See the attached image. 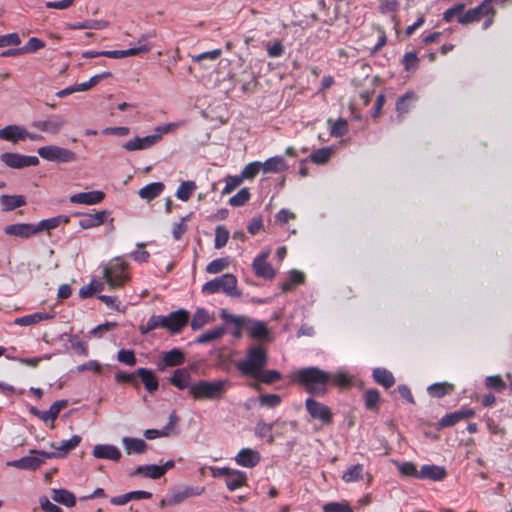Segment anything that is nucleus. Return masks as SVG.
<instances>
[{"label":"nucleus","instance_id":"nucleus-44","mask_svg":"<svg viewBox=\"0 0 512 512\" xmlns=\"http://www.w3.org/2000/svg\"><path fill=\"white\" fill-rule=\"evenodd\" d=\"M66 336L71 349L78 355L88 356V348L87 344L79 339L77 335L73 334H64L62 337Z\"/></svg>","mask_w":512,"mask_h":512},{"label":"nucleus","instance_id":"nucleus-61","mask_svg":"<svg viewBox=\"0 0 512 512\" xmlns=\"http://www.w3.org/2000/svg\"><path fill=\"white\" fill-rule=\"evenodd\" d=\"M243 178H241V174L240 175H234V176H227L225 181H226V185L222 191L223 194H230L234 189H236L242 182H243Z\"/></svg>","mask_w":512,"mask_h":512},{"label":"nucleus","instance_id":"nucleus-39","mask_svg":"<svg viewBox=\"0 0 512 512\" xmlns=\"http://www.w3.org/2000/svg\"><path fill=\"white\" fill-rule=\"evenodd\" d=\"M373 378L376 383L384 386L385 388H390L395 383V378L393 374L385 368H376L373 370Z\"/></svg>","mask_w":512,"mask_h":512},{"label":"nucleus","instance_id":"nucleus-35","mask_svg":"<svg viewBox=\"0 0 512 512\" xmlns=\"http://www.w3.org/2000/svg\"><path fill=\"white\" fill-rule=\"evenodd\" d=\"M68 222L69 218L64 215L41 220L37 225H35L36 234L44 230L50 231L57 228L60 224Z\"/></svg>","mask_w":512,"mask_h":512},{"label":"nucleus","instance_id":"nucleus-16","mask_svg":"<svg viewBox=\"0 0 512 512\" xmlns=\"http://www.w3.org/2000/svg\"><path fill=\"white\" fill-rule=\"evenodd\" d=\"M475 415V411L471 408L463 407L460 410L446 414L439 421L440 427H451L464 419H469Z\"/></svg>","mask_w":512,"mask_h":512},{"label":"nucleus","instance_id":"nucleus-1","mask_svg":"<svg viewBox=\"0 0 512 512\" xmlns=\"http://www.w3.org/2000/svg\"><path fill=\"white\" fill-rule=\"evenodd\" d=\"M296 379L308 393L314 396H324L330 382V374L318 367L311 366L300 369L296 374Z\"/></svg>","mask_w":512,"mask_h":512},{"label":"nucleus","instance_id":"nucleus-53","mask_svg":"<svg viewBox=\"0 0 512 512\" xmlns=\"http://www.w3.org/2000/svg\"><path fill=\"white\" fill-rule=\"evenodd\" d=\"M262 170V162H252L247 164L242 172L241 178L243 179H253L259 172Z\"/></svg>","mask_w":512,"mask_h":512},{"label":"nucleus","instance_id":"nucleus-23","mask_svg":"<svg viewBox=\"0 0 512 512\" xmlns=\"http://www.w3.org/2000/svg\"><path fill=\"white\" fill-rule=\"evenodd\" d=\"M447 476L446 469L443 466L426 464L419 470L420 479H429L432 481H441Z\"/></svg>","mask_w":512,"mask_h":512},{"label":"nucleus","instance_id":"nucleus-43","mask_svg":"<svg viewBox=\"0 0 512 512\" xmlns=\"http://www.w3.org/2000/svg\"><path fill=\"white\" fill-rule=\"evenodd\" d=\"M453 384L447 382L434 383L428 387V393L434 398H442L447 393L453 391Z\"/></svg>","mask_w":512,"mask_h":512},{"label":"nucleus","instance_id":"nucleus-9","mask_svg":"<svg viewBox=\"0 0 512 512\" xmlns=\"http://www.w3.org/2000/svg\"><path fill=\"white\" fill-rule=\"evenodd\" d=\"M125 269V263L118 260L104 268V278L111 288L121 287L128 280V276L124 273Z\"/></svg>","mask_w":512,"mask_h":512},{"label":"nucleus","instance_id":"nucleus-4","mask_svg":"<svg viewBox=\"0 0 512 512\" xmlns=\"http://www.w3.org/2000/svg\"><path fill=\"white\" fill-rule=\"evenodd\" d=\"M237 279L233 274L227 273L206 282L202 286V292L206 294H214L220 291L230 297H241L242 293L237 290Z\"/></svg>","mask_w":512,"mask_h":512},{"label":"nucleus","instance_id":"nucleus-18","mask_svg":"<svg viewBox=\"0 0 512 512\" xmlns=\"http://www.w3.org/2000/svg\"><path fill=\"white\" fill-rule=\"evenodd\" d=\"M189 312L185 309H179L169 314V332L178 334L187 325Z\"/></svg>","mask_w":512,"mask_h":512},{"label":"nucleus","instance_id":"nucleus-38","mask_svg":"<svg viewBox=\"0 0 512 512\" xmlns=\"http://www.w3.org/2000/svg\"><path fill=\"white\" fill-rule=\"evenodd\" d=\"M67 400H58L54 402L48 410L42 411L41 420L45 423L51 421L53 422L59 415L60 411L67 407Z\"/></svg>","mask_w":512,"mask_h":512},{"label":"nucleus","instance_id":"nucleus-27","mask_svg":"<svg viewBox=\"0 0 512 512\" xmlns=\"http://www.w3.org/2000/svg\"><path fill=\"white\" fill-rule=\"evenodd\" d=\"M151 497H152L151 492L138 490V491H131L126 494L113 497V498H111L110 502L113 505L122 506L132 500L150 499Z\"/></svg>","mask_w":512,"mask_h":512},{"label":"nucleus","instance_id":"nucleus-3","mask_svg":"<svg viewBox=\"0 0 512 512\" xmlns=\"http://www.w3.org/2000/svg\"><path fill=\"white\" fill-rule=\"evenodd\" d=\"M268 354L266 349L260 344H254L248 347L246 356L236 364L241 374L254 376L267 365Z\"/></svg>","mask_w":512,"mask_h":512},{"label":"nucleus","instance_id":"nucleus-20","mask_svg":"<svg viewBox=\"0 0 512 512\" xmlns=\"http://www.w3.org/2000/svg\"><path fill=\"white\" fill-rule=\"evenodd\" d=\"M44 459L41 455H29L10 461L7 465L22 470H36L44 463Z\"/></svg>","mask_w":512,"mask_h":512},{"label":"nucleus","instance_id":"nucleus-17","mask_svg":"<svg viewBox=\"0 0 512 512\" xmlns=\"http://www.w3.org/2000/svg\"><path fill=\"white\" fill-rule=\"evenodd\" d=\"M27 130L20 125H7L0 129V139L17 143L26 140Z\"/></svg>","mask_w":512,"mask_h":512},{"label":"nucleus","instance_id":"nucleus-30","mask_svg":"<svg viewBox=\"0 0 512 512\" xmlns=\"http://www.w3.org/2000/svg\"><path fill=\"white\" fill-rule=\"evenodd\" d=\"M122 444L127 454H142L147 448L144 440L139 438L124 437Z\"/></svg>","mask_w":512,"mask_h":512},{"label":"nucleus","instance_id":"nucleus-36","mask_svg":"<svg viewBox=\"0 0 512 512\" xmlns=\"http://www.w3.org/2000/svg\"><path fill=\"white\" fill-rule=\"evenodd\" d=\"M52 318V315L46 312H36L33 314L25 315L14 320V323L19 326H30L37 324L43 320Z\"/></svg>","mask_w":512,"mask_h":512},{"label":"nucleus","instance_id":"nucleus-28","mask_svg":"<svg viewBox=\"0 0 512 512\" xmlns=\"http://www.w3.org/2000/svg\"><path fill=\"white\" fill-rule=\"evenodd\" d=\"M416 99V94L412 91H409L397 100L396 111L398 113L399 121H401L403 116L410 111Z\"/></svg>","mask_w":512,"mask_h":512},{"label":"nucleus","instance_id":"nucleus-5","mask_svg":"<svg viewBox=\"0 0 512 512\" xmlns=\"http://www.w3.org/2000/svg\"><path fill=\"white\" fill-rule=\"evenodd\" d=\"M37 153L44 160L61 164L71 163L77 159L72 150L57 145L42 146L38 148Z\"/></svg>","mask_w":512,"mask_h":512},{"label":"nucleus","instance_id":"nucleus-57","mask_svg":"<svg viewBox=\"0 0 512 512\" xmlns=\"http://www.w3.org/2000/svg\"><path fill=\"white\" fill-rule=\"evenodd\" d=\"M348 132V122L343 118H339L331 127L330 133L334 137H342Z\"/></svg>","mask_w":512,"mask_h":512},{"label":"nucleus","instance_id":"nucleus-31","mask_svg":"<svg viewBox=\"0 0 512 512\" xmlns=\"http://www.w3.org/2000/svg\"><path fill=\"white\" fill-rule=\"evenodd\" d=\"M165 186L162 182H152L142 187L138 195L140 198L150 201L158 197L164 190Z\"/></svg>","mask_w":512,"mask_h":512},{"label":"nucleus","instance_id":"nucleus-64","mask_svg":"<svg viewBox=\"0 0 512 512\" xmlns=\"http://www.w3.org/2000/svg\"><path fill=\"white\" fill-rule=\"evenodd\" d=\"M324 512H353L351 507L345 503L330 502L323 506Z\"/></svg>","mask_w":512,"mask_h":512},{"label":"nucleus","instance_id":"nucleus-41","mask_svg":"<svg viewBox=\"0 0 512 512\" xmlns=\"http://www.w3.org/2000/svg\"><path fill=\"white\" fill-rule=\"evenodd\" d=\"M225 333V328L223 326H218L199 335L195 342L197 344H205L221 338Z\"/></svg>","mask_w":512,"mask_h":512},{"label":"nucleus","instance_id":"nucleus-63","mask_svg":"<svg viewBox=\"0 0 512 512\" xmlns=\"http://www.w3.org/2000/svg\"><path fill=\"white\" fill-rule=\"evenodd\" d=\"M402 63L404 65V69L406 71H410L417 68L419 58L415 52H407L403 57Z\"/></svg>","mask_w":512,"mask_h":512},{"label":"nucleus","instance_id":"nucleus-21","mask_svg":"<svg viewBox=\"0 0 512 512\" xmlns=\"http://www.w3.org/2000/svg\"><path fill=\"white\" fill-rule=\"evenodd\" d=\"M104 197V192L96 190L74 194L70 196L69 200L75 204L94 205L101 202Z\"/></svg>","mask_w":512,"mask_h":512},{"label":"nucleus","instance_id":"nucleus-7","mask_svg":"<svg viewBox=\"0 0 512 512\" xmlns=\"http://www.w3.org/2000/svg\"><path fill=\"white\" fill-rule=\"evenodd\" d=\"M495 14L493 0H483L477 7L471 8L457 18L458 23L467 25L478 22L486 15Z\"/></svg>","mask_w":512,"mask_h":512},{"label":"nucleus","instance_id":"nucleus-10","mask_svg":"<svg viewBox=\"0 0 512 512\" xmlns=\"http://www.w3.org/2000/svg\"><path fill=\"white\" fill-rule=\"evenodd\" d=\"M214 475L224 476L225 484L230 491H234L246 485L247 482V475L245 472L228 467L218 468Z\"/></svg>","mask_w":512,"mask_h":512},{"label":"nucleus","instance_id":"nucleus-45","mask_svg":"<svg viewBox=\"0 0 512 512\" xmlns=\"http://www.w3.org/2000/svg\"><path fill=\"white\" fill-rule=\"evenodd\" d=\"M209 314L204 308H198L193 314L191 320V328L194 331L201 329L206 323L209 322Z\"/></svg>","mask_w":512,"mask_h":512},{"label":"nucleus","instance_id":"nucleus-11","mask_svg":"<svg viewBox=\"0 0 512 512\" xmlns=\"http://www.w3.org/2000/svg\"><path fill=\"white\" fill-rule=\"evenodd\" d=\"M305 407L308 414L313 419L320 420L325 425L332 423V412L325 404L320 403L313 398H307L305 401Z\"/></svg>","mask_w":512,"mask_h":512},{"label":"nucleus","instance_id":"nucleus-25","mask_svg":"<svg viewBox=\"0 0 512 512\" xmlns=\"http://www.w3.org/2000/svg\"><path fill=\"white\" fill-rule=\"evenodd\" d=\"M170 383L178 388L179 390L188 389L193 383H191V374L186 368L176 369L173 375L169 379Z\"/></svg>","mask_w":512,"mask_h":512},{"label":"nucleus","instance_id":"nucleus-15","mask_svg":"<svg viewBox=\"0 0 512 512\" xmlns=\"http://www.w3.org/2000/svg\"><path fill=\"white\" fill-rule=\"evenodd\" d=\"M250 338L254 340H270V331L265 322L248 317L247 329Z\"/></svg>","mask_w":512,"mask_h":512},{"label":"nucleus","instance_id":"nucleus-55","mask_svg":"<svg viewBox=\"0 0 512 512\" xmlns=\"http://www.w3.org/2000/svg\"><path fill=\"white\" fill-rule=\"evenodd\" d=\"M229 265V261L227 258H218L211 261L207 267L206 271L210 274H217L227 268Z\"/></svg>","mask_w":512,"mask_h":512},{"label":"nucleus","instance_id":"nucleus-26","mask_svg":"<svg viewBox=\"0 0 512 512\" xmlns=\"http://www.w3.org/2000/svg\"><path fill=\"white\" fill-rule=\"evenodd\" d=\"M108 216L106 210L98 211L94 214H85L79 220V226L82 229H90L102 225Z\"/></svg>","mask_w":512,"mask_h":512},{"label":"nucleus","instance_id":"nucleus-2","mask_svg":"<svg viewBox=\"0 0 512 512\" xmlns=\"http://www.w3.org/2000/svg\"><path fill=\"white\" fill-rule=\"evenodd\" d=\"M231 382L228 379H217L214 381L199 380L193 383L189 390L195 400H220L226 394Z\"/></svg>","mask_w":512,"mask_h":512},{"label":"nucleus","instance_id":"nucleus-40","mask_svg":"<svg viewBox=\"0 0 512 512\" xmlns=\"http://www.w3.org/2000/svg\"><path fill=\"white\" fill-rule=\"evenodd\" d=\"M108 26V22L104 20H85L74 24H68L71 30L94 29L102 30Z\"/></svg>","mask_w":512,"mask_h":512},{"label":"nucleus","instance_id":"nucleus-52","mask_svg":"<svg viewBox=\"0 0 512 512\" xmlns=\"http://www.w3.org/2000/svg\"><path fill=\"white\" fill-rule=\"evenodd\" d=\"M229 239V231L224 226H217L215 229V248L224 247Z\"/></svg>","mask_w":512,"mask_h":512},{"label":"nucleus","instance_id":"nucleus-24","mask_svg":"<svg viewBox=\"0 0 512 512\" xmlns=\"http://www.w3.org/2000/svg\"><path fill=\"white\" fill-rule=\"evenodd\" d=\"M7 235L16 236L20 238H29L36 234L35 225L29 223H17L8 225L4 228Z\"/></svg>","mask_w":512,"mask_h":512},{"label":"nucleus","instance_id":"nucleus-47","mask_svg":"<svg viewBox=\"0 0 512 512\" xmlns=\"http://www.w3.org/2000/svg\"><path fill=\"white\" fill-rule=\"evenodd\" d=\"M365 407L368 410H377L380 394L377 389H368L364 392Z\"/></svg>","mask_w":512,"mask_h":512},{"label":"nucleus","instance_id":"nucleus-60","mask_svg":"<svg viewBox=\"0 0 512 512\" xmlns=\"http://www.w3.org/2000/svg\"><path fill=\"white\" fill-rule=\"evenodd\" d=\"M397 467H398L399 472L402 475L420 479L419 471L417 470L416 466L413 463L404 462V463L398 464Z\"/></svg>","mask_w":512,"mask_h":512},{"label":"nucleus","instance_id":"nucleus-59","mask_svg":"<svg viewBox=\"0 0 512 512\" xmlns=\"http://www.w3.org/2000/svg\"><path fill=\"white\" fill-rule=\"evenodd\" d=\"M117 360L129 366L136 364V357L133 350L121 349L118 351Z\"/></svg>","mask_w":512,"mask_h":512},{"label":"nucleus","instance_id":"nucleus-62","mask_svg":"<svg viewBox=\"0 0 512 512\" xmlns=\"http://www.w3.org/2000/svg\"><path fill=\"white\" fill-rule=\"evenodd\" d=\"M44 47L45 43L41 39L32 37L27 41V43L24 46H22V51L24 52V54L33 53Z\"/></svg>","mask_w":512,"mask_h":512},{"label":"nucleus","instance_id":"nucleus-19","mask_svg":"<svg viewBox=\"0 0 512 512\" xmlns=\"http://www.w3.org/2000/svg\"><path fill=\"white\" fill-rule=\"evenodd\" d=\"M92 454L97 459H107L112 461H119L121 452L115 445L111 444H98L95 445Z\"/></svg>","mask_w":512,"mask_h":512},{"label":"nucleus","instance_id":"nucleus-37","mask_svg":"<svg viewBox=\"0 0 512 512\" xmlns=\"http://www.w3.org/2000/svg\"><path fill=\"white\" fill-rule=\"evenodd\" d=\"M131 476H143L150 479H159L162 477V470L158 465H142L138 466L133 472L130 474Z\"/></svg>","mask_w":512,"mask_h":512},{"label":"nucleus","instance_id":"nucleus-12","mask_svg":"<svg viewBox=\"0 0 512 512\" xmlns=\"http://www.w3.org/2000/svg\"><path fill=\"white\" fill-rule=\"evenodd\" d=\"M66 124V119L60 115H53L47 120H38L32 123V126L48 134H57Z\"/></svg>","mask_w":512,"mask_h":512},{"label":"nucleus","instance_id":"nucleus-34","mask_svg":"<svg viewBox=\"0 0 512 512\" xmlns=\"http://www.w3.org/2000/svg\"><path fill=\"white\" fill-rule=\"evenodd\" d=\"M0 203L3 211H12L26 205V199L22 195H2Z\"/></svg>","mask_w":512,"mask_h":512},{"label":"nucleus","instance_id":"nucleus-48","mask_svg":"<svg viewBox=\"0 0 512 512\" xmlns=\"http://www.w3.org/2000/svg\"><path fill=\"white\" fill-rule=\"evenodd\" d=\"M266 384L274 383L281 379V374L277 370H263L261 369L257 375L252 376Z\"/></svg>","mask_w":512,"mask_h":512},{"label":"nucleus","instance_id":"nucleus-51","mask_svg":"<svg viewBox=\"0 0 512 512\" xmlns=\"http://www.w3.org/2000/svg\"><path fill=\"white\" fill-rule=\"evenodd\" d=\"M250 199L248 188H242L238 193L229 199V204L233 207L243 206Z\"/></svg>","mask_w":512,"mask_h":512},{"label":"nucleus","instance_id":"nucleus-33","mask_svg":"<svg viewBox=\"0 0 512 512\" xmlns=\"http://www.w3.org/2000/svg\"><path fill=\"white\" fill-rule=\"evenodd\" d=\"M51 498L66 507H74L76 504V498L74 494L66 489H52Z\"/></svg>","mask_w":512,"mask_h":512},{"label":"nucleus","instance_id":"nucleus-22","mask_svg":"<svg viewBox=\"0 0 512 512\" xmlns=\"http://www.w3.org/2000/svg\"><path fill=\"white\" fill-rule=\"evenodd\" d=\"M260 459V454L250 448L241 449L235 457L238 465L247 468L255 467L260 462Z\"/></svg>","mask_w":512,"mask_h":512},{"label":"nucleus","instance_id":"nucleus-8","mask_svg":"<svg viewBox=\"0 0 512 512\" xmlns=\"http://www.w3.org/2000/svg\"><path fill=\"white\" fill-rule=\"evenodd\" d=\"M0 160L7 167L13 169L37 166L39 164V159L36 156H27L13 152H5L1 154Z\"/></svg>","mask_w":512,"mask_h":512},{"label":"nucleus","instance_id":"nucleus-6","mask_svg":"<svg viewBox=\"0 0 512 512\" xmlns=\"http://www.w3.org/2000/svg\"><path fill=\"white\" fill-rule=\"evenodd\" d=\"M80 442L81 437L79 435H73L70 439L63 440L59 445L55 442H52L50 447L56 450L54 452L31 450V454L41 455L47 459L61 458L65 457L69 451L75 449L80 444Z\"/></svg>","mask_w":512,"mask_h":512},{"label":"nucleus","instance_id":"nucleus-54","mask_svg":"<svg viewBox=\"0 0 512 512\" xmlns=\"http://www.w3.org/2000/svg\"><path fill=\"white\" fill-rule=\"evenodd\" d=\"M273 424H267L263 421H259L255 427V433L261 438L267 437L268 441L272 443L274 438L272 436Z\"/></svg>","mask_w":512,"mask_h":512},{"label":"nucleus","instance_id":"nucleus-50","mask_svg":"<svg viewBox=\"0 0 512 512\" xmlns=\"http://www.w3.org/2000/svg\"><path fill=\"white\" fill-rule=\"evenodd\" d=\"M332 155V149L324 147L314 151L310 156V160L316 164H325Z\"/></svg>","mask_w":512,"mask_h":512},{"label":"nucleus","instance_id":"nucleus-42","mask_svg":"<svg viewBox=\"0 0 512 512\" xmlns=\"http://www.w3.org/2000/svg\"><path fill=\"white\" fill-rule=\"evenodd\" d=\"M163 360L166 366H179L184 363L185 357L180 349L174 348L164 353Z\"/></svg>","mask_w":512,"mask_h":512},{"label":"nucleus","instance_id":"nucleus-32","mask_svg":"<svg viewBox=\"0 0 512 512\" xmlns=\"http://www.w3.org/2000/svg\"><path fill=\"white\" fill-rule=\"evenodd\" d=\"M287 169V164L282 156H274L262 163L264 173H278Z\"/></svg>","mask_w":512,"mask_h":512},{"label":"nucleus","instance_id":"nucleus-49","mask_svg":"<svg viewBox=\"0 0 512 512\" xmlns=\"http://www.w3.org/2000/svg\"><path fill=\"white\" fill-rule=\"evenodd\" d=\"M363 470L362 464L353 465L343 474L342 479L347 483L359 481L363 477Z\"/></svg>","mask_w":512,"mask_h":512},{"label":"nucleus","instance_id":"nucleus-29","mask_svg":"<svg viewBox=\"0 0 512 512\" xmlns=\"http://www.w3.org/2000/svg\"><path fill=\"white\" fill-rule=\"evenodd\" d=\"M136 374L140 377L145 389L152 393L159 387V382L155 374L147 368H138Z\"/></svg>","mask_w":512,"mask_h":512},{"label":"nucleus","instance_id":"nucleus-56","mask_svg":"<svg viewBox=\"0 0 512 512\" xmlns=\"http://www.w3.org/2000/svg\"><path fill=\"white\" fill-rule=\"evenodd\" d=\"M222 55L221 49H214L211 51L203 52L198 55H192L193 62H203L205 60L215 61Z\"/></svg>","mask_w":512,"mask_h":512},{"label":"nucleus","instance_id":"nucleus-14","mask_svg":"<svg viewBox=\"0 0 512 512\" xmlns=\"http://www.w3.org/2000/svg\"><path fill=\"white\" fill-rule=\"evenodd\" d=\"M268 253H261L252 263L255 274L263 279H273L275 277V270L272 265L267 262Z\"/></svg>","mask_w":512,"mask_h":512},{"label":"nucleus","instance_id":"nucleus-46","mask_svg":"<svg viewBox=\"0 0 512 512\" xmlns=\"http://www.w3.org/2000/svg\"><path fill=\"white\" fill-rule=\"evenodd\" d=\"M196 188L194 181H183L177 189L176 197L182 201H187Z\"/></svg>","mask_w":512,"mask_h":512},{"label":"nucleus","instance_id":"nucleus-13","mask_svg":"<svg viewBox=\"0 0 512 512\" xmlns=\"http://www.w3.org/2000/svg\"><path fill=\"white\" fill-rule=\"evenodd\" d=\"M220 317L226 323H231L234 326V330L232 331V335H233L234 338L240 339L242 337V331L247 329L248 317L244 316V315L230 314L225 309H223L220 312Z\"/></svg>","mask_w":512,"mask_h":512},{"label":"nucleus","instance_id":"nucleus-58","mask_svg":"<svg viewBox=\"0 0 512 512\" xmlns=\"http://www.w3.org/2000/svg\"><path fill=\"white\" fill-rule=\"evenodd\" d=\"M485 384L488 388L493 389L497 392H502L506 388L505 382L498 375L488 376L485 379Z\"/></svg>","mask_w":512,"mask_h":512}]
</instances>
